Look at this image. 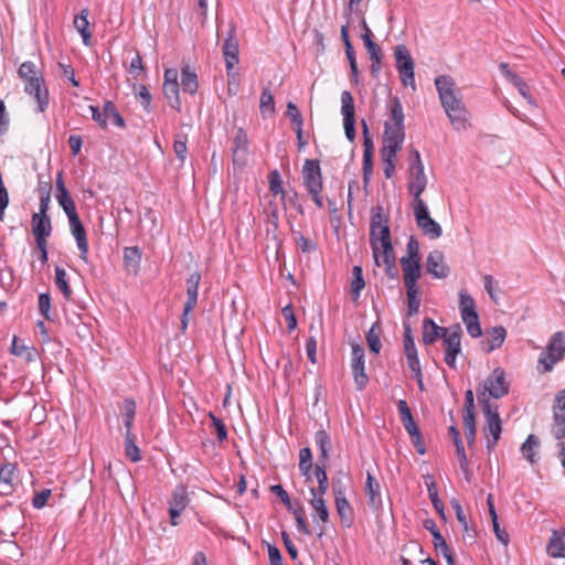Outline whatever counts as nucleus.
<instances>
[{
  "instance_id": "obj_1",
  "label": "nucleus",
  "mask_w": 565,
  "mask_h": 565,
  "mask_svg": "<svg viewBox=\"0 0 565 565\" xmlns=\"http://www.w3.org/2000/svg\"><path fill=\"white\" fill-rule=\"evenodd\" d=\"M440 104L456 130L468 127V111L462 103L460 90L456 87L454 78L449 75H439L435 78Z\"/></svg>"
},
{
  "instance_id": "obj_2",
  "label": "nucleus",
  "mask_w": 565,
  "mask_h": 565,
  "mask_svg": "<svg viewBox=\"0 0 565 565\" xmlns=\"http://www.w3.org/2000/svg\"><path fill=\"white\" fill-rule=\"evenodd\" d=\"M370 245L376 266H380L381 253L394 250L391 238L390 217L380 204L371 210Z\"/></svg>"
},
{
  "instance_id": "obj_3",
  "label": "nucleus",
  "mask_w": 565,
  "mask_h": 565,
  "mask_svg": "<svg viewBox=\"0 0 565 565\" xmlns=\"http://www.w3.org/2000/svg\"><path fill=\"white\" fill-rule=\"evenodd\" d=\"M18 75L24 82V92L35 98L36 111H45L49 106V89L38 66L31 61H25L20 65Z\"/></svg>"
},
{
  "instance_id": "obj_4",
  "label": "nucleus",
  "mask_w": 565,
  "mask_h": 565,
  "mask_svg": "<svg viewBox=\"0 0 565 565\" xmlns=\"http://www.w3.org/2000/svg\"><path fill=\"white\" fill-rule=\"evenodd\" d=\"M479 403L486 417L483 431L487 436V449L492 451L502 433V423L498 412V406L492 405L484 394H479Z\"/></svg>"
},
{
  "instance_id": "obj_5",
  "label": "nucleus",
  "mask_w": 565,
  "mask_h": 565,
  "mask_svg": "<svg viewBox=\"0 0 565 565\" xmlns=\"http://www.w3.org/2000/svg\"><path fill=\"white\" fill-rule=\"evenodd\" d=\"M303 185L308 191L311 200L318 209L323 207V190L322 173L318 160L307 159L302 167Z\"/></svg>"
},
{
  "instance_id": "obj_6",
  "label": "nucleus",
  "mask_w": 565,
  "mask_h": 565,
  "mask_svg": "<svg viewBox=\"0 0 565 565\" xmlns=\"http://www.w3.org/2000/svg\"><path fill=\"white\" fill-rule=\"evenodd\" d=\"M394 55L396 62V70L399 74L402 84L404 86H411L415 90V66L409 50L406 47V45L399 44L395 47Z\"/></svg>"
},
{
  "instance_id": "obj_7",
  "label": "nucleus",
  "mask_w": 565,
  "mask_h": 565,
  "mask_svg": "<svg viewBox=\"0 0 565 565\" xmlns=\"http://www.w3.org/2000/svg\"><path fill=\"white\" fill-rule=\"evenodd\" d=\"M413 207L417 226L422 230L423 234L431 239L439 238L443 234L441 226L430 217L425 201L413 203Z\"/></svg>"
},
{
  "instance_id": "obj_8",
  "label": "nucleus",
  "mask_w": 565,
  "mask_h": 565,
  "mask_svg": "<svg viewBox=\"0 0 565 565\" xmlns=\"http://www.w3.org/2000/svg\"><path fill=\"white\" fill-rule=\"evenodd\" d=\"M201 281V274L194 271L186 279V300L183 305V312L181 316V331L185 332L189 326V315L193 311L198 303L199 285Z\"/></svg>"
},
{
  "instance_id": "obj_9",
  "label": "nucleus",
  "mask_w": 565,
  "mask_h": 565,
  "mask_svg": "<svg viewBox=\"0 0 565 565\" xmlns=\"http://www.w3.org/2000/svg\"><path fill=\"white\" fill-rule=\"evenodd\" d=\"M509 393V384L505 381V372L501 367H495L483 383L484 398H501Z\"/></svg>"
},
{
  "instance_id": "obj_10",
  "label": "nucleus",
  "mask_w": 565,
  "mask_h": 565,
  "mask_svg": "<svg viewBox=\"0 0 565 565\" xmlns=\"http://www.w3.org/2000/svg\"><path fill=\"white\" fill-rule=\"evenodd\" d=\"M351 352V370L358 391H363L367 383L369 376L365 373L364 348L360 343H352Z\"/></svg>"
},
{
  "instance_id": "obj_11",
  "label": "nucleus",
  "mask_w": 565,
  "mask_h": 565,
  "mask_svg": "<svg viewBox=\"0 0 565 565\" xmlns=\"http://www.w3.org/2000/svg\"><path fill=\"white\" fill-rule=\"evenodd\" d=\"M222 52L225 61L227 77L234 75L235 65L239 62V44L236 30L232 28L224 40Z\"/></svg>"
},
{
  "instance_id": "obj_12",
  "label": "nucleus",
  "mask_w": 565,
  "mask_h": 565,
  "mask_svg": "<svg viewBox=\"0 0 565 565\" xmlns=\"http://www.w3.org/2000/svg\"><path fill=\"white\" fill-rule=\"evenodd\" d=\"M189 503L190 499L186 488L183 484L177 486L172 492L171 499L169 500V515L172 526H177L179 524V518Z\"/></svg>"
},
{
  "instance_id": "obj_13",
  "label": "nucleus",
  "mask_w": 565,
  "mask_h": 565,
  "mask_svg": "<svg viewBox=\"0 0 565 565\" xmlns=\"http://www.w3.org/2000/svg\"><path fill=\"white\" fill-rule=\"evenodd\" d=\"M388 108V120L384 125V129H390L391 132L405 135L404 126V111L403 105L398 97H392L387 103Z\"/></svg>"
},
{
  "instance_id": "obj_14",
  "label": "nucleus",
  "mask_w": 565,
  "mask_h": 565,
  "mask_svg": "<svg viewBox=\"0 0 565 565\" xmlns=\"http://www.w3.org/2000/svg\"><path fill=\"white\" fill-rule=\"evenodd\" d=\"M409 177L407 182V190L411 195H413V203L424 201L422 199V193L425 191L427 186V177L423 167L408 168Z\"/></svg>"
},
{
  "instance_id": "obj_15",
  "label": "nucleus",
  "mask_w": 565,
  "mask_h": 565,
  "mask_svg": "<svg viewBox=\"0 0 565 565\" xmlns=\"http://www.w3.org/2000/svg\"><path fill=\"white\" fill-rule=\"evenodd\" d=\"M68 223H70L71 233L74 236L77 247H78V250H79V258L83 262L87 263L89 245H88L85 227H84L79 216L70 218Z\"/></svg>"
},
{
  "instance_id": "obj_16",
  "label": "nucleus",
  "mask_w": 565,
  "mask_h": 565,
  "mask_svg": "<svg viewBox=\"0 0 565 565\" xmlns=\"http://www.w3.org/2000/svg\"><path fill=\"white\" fill-rule=\"evenodd\" d=\"M399 263L403 270L405 288H418L417 281L422 276L420 260L401 258Z\"/></svg>"
},
{
  "instance_id": "obj_17",
  "label": "nucleus",
  "mask_w": 565,
  "mask_h": 565,
  "mask_svg": "<svg viewBox=\"0 0 565 565\" xmlns=\"http://www.w3.org/2000/svg\"><path fill=\"white\" fill-rule=\"evenodd\" d=\"M426 271L434 278L441 279L449 275V267L444 262L443 252L435 249L430 252L426 259Z\"/></svg>"
},
{
  "instance_id": "obj_18",
  "label": "nucleus",
  "mask_w": 565,
  "mask_h": 565,
  "mask_svg": "<svg viewBox=\"0 0 565 565\" xmlns=\"http://www.w3.org/2000/svg\"><path fill=\"white\" fill-rule=\"evenodd\" d=\"M404 139L405 135L391 132L388 128L384 129L381 157L386 158L387 161L390 160V158H395L396 153L402 148Z\"/></svg>"
},
{
  "instance_id": "obj_19",
  "label": "nucleus",
  "mask_w": 565,
  "mask_h": 565,
  "mask_svg": "<svg viewBox=\"0 0 565 565\" xmlns=\"http://www.w3.org/2000/svg\"><path fill=\"white\" fill-rule=\"evenodd\" d=\"M450 329L439 327L430 318H425L423 321V342L425 345L435 343L438 339H444Z\"/></svg>"
},
{
  "instance_id": "obj_20",
  "label": "nucleus",
  "mask_w": 565,
  "mask_h": 565,
  "mask_svg": "<svg viewBox=\"0 0 565 565\" xmlns=\"http://www.w3.org/2000/svg\"><path fill=\"white\" fill-rule=\"evenodd\" d=\"M461 335L462 330L459 324H456L452 328H450L449 332L443 339L445 354L458 355L461 353Z\"/></svg>"
},
{
  "instance_id": "obj_21",
  "label": "nucleus",
  "mask_w": 565,
  "mask_h": 565,
  "mask_svg": "<svg viewBox=\"0 0 565 565\" xmlns=\"http://www.w3.org/2000/svg\"><path fill=\"white\" fill-rule=\"evenodd\" d=\"M32 232L36 243L46 242L51 235L52 223L50 216L32 215Z\"/></svg>"
},
{
  "instance_id": "obj_22",
  "label": "nucleus",
  "mask_w": 565,
  "mask_h": 565,
  "mask_svg": "<svg viewBox=\"0 0 565 565\" xmlns=\"http://www.w3.org/2000/svg\"><path fill=\"white\" fill-rule=\"evenodd\" d=\"M248 152V137L243 128L237 129L233 139V162L244 161Z\"/></svg>"
},
{
  "instance_id": "obj_23",
  "label": "nucleus",
  "mask_w": 565,
  "mask_h": 565,
  "mask_svg": "<svg viewBox=\"0 0 565 565\" xmlns=\"http://www.w3.org/2000/svg\"><path fill=\"white\" fill-rule=\"evenodd\" d=\"M546 553L554 558H565V533L553 531L546 545Z\"/></svg>"
},
{
  "instance_id": "obj_24",
  "label": "nucleus",
  "mask_w": 565,
  "mask_h": 565,
  "mask_svg": "<svg viewBox=\"0 0 565 565\" xmlns=\"http://www.w3.org/2000/svg\"><path fill=\"white\" fill-rule=\"evenodd\" d=\"M334 504L342 525L350 527L354 520V510L345 495L335 497Z\"/></svg>"
},
{
  "instance_id": "obj_25",
  "label": "nucleus",
  "mask_w": 565,
  "mask_h": 565,
  "mask_svg": "<svg viewBox=\"0 0 565 565\" xmlns=\"http://www.w3.org/2000/svg\"><path fill=\"white\" fill-rule=\"evenodd\" d=\"M380 488L381 487L379 481L371 475V472H367L365 482V493L369 497V505L374 510H379L382 507Z\"/></svg>"
},
{
  "instance_id": "obj_26",
  "label": "nucleus",
  "mask_w": 565,
  "mask_h": 565,
  "mask_svg": "<svg viewBox=\"0 0 565 565\" xmlns=\"http://www.w3.org/2000/svg\"><path fill=\"white\" fill-rule=\"evenodd\" d=\"M180 86L184 93L194 95L199 88L198 75L191 70L189 65L181 68V83Z\"/></svg>"
},
{
  "instance_id": "obj_27",
  "label": "nucleus",
  "mask_w": 565,
  "mask_h": 565,
  "mask_svg": "<svg viewBox=\"0 0 565 565\" xmlns=\"http://www.w3.org/2000/svg\"><path fill=\"white\" fill-rule=\"evenodd\" d=\"M141 249L138 246L124 248V262L128 273L136 275L140 267Z\"/></svg>"
},
{
  "instance_id": "obj_28",
  "label": "nucleus",
  "mask_w": 565,
  "mask_h": 565,
  "mask_svg": "<svg viewBox=\"0 0 565 565\" xmlns=\"http://www.w3.org/2000/svg\"><path fill=\"white\" fill-rule=\"evenodd\" d=\"M88 15L89 10L85 8L74 19V28L81 34L85 45H88L92 39V33L89 32Z\"/></svg>"
},
{
  "instance_id": "obj_29",
  "label": "nucleus",
  "mask_w": 565,
  "mask_h": 565,
  "mask_svg": "<svg viewBox=\"0 0 565 565\" xmlns=\"http://www.w3.org/2000/svg\"><path fill=\"white\" fill-rule=\"evenodd\" d=\"M17 472V465L12 462H3L0 465V483L9 487L8 491H2V495H9L13 492V478Z\"/></svg>"
},
{
  "instance_id": "obj_30",
  "label": "nucleus",
  "mask_w": 565,
  "mask_h": 565,
  "mask_svg": "<svg viewBox=\"0 0 565 565\" xmlns=\"http://www.w3.org/2000/svg\"><path fill=\"white\" fill-rule=\"evenodd\" d=\"M540 448V439L537 436L530 434L525 441L521 446V452L523 457L530 463H536L539 457L536 456L537 449Z\"/></svg>"
},
{
  "instance_id": "obj_31",
  "label": "nucleus",
  "mask_w": 565,
  "mask_h": 565,
  "mask_svg": "<svg viewBox=\"0 0 565 565\" xmlns=\"http://www.w3.org/2000/svg\"><path fill=\"white\" fill-rule=\"evenodd\" d=\"M316 444L320 450L317 462H327L331 450V439L324 429H319L315 435Z\"/></svg>"
},
{
  "instance_id": "obj_32",
  "label": "nucleus",
  "mask_w": 565,
  "mask_h": 565,
  "mask_svg": "<svg viewBox=\"0 0 565 565\" xmlns=\"http://www.w3.org/2000/svg\"><path fill=\"white\" fill-rule=\"evenodd\" d=\"M423 526L430 532L435 550L440 552H448V545L439 529L437 527L436 522L433 519H426L423 523Z\"/></svg>"
},
{
  "instance_id": "obj_33",
  "label": "nucleus",
  "mask_w": 565,
  "mask_h": 565,
  "mask_svg": "<svg viewBox=\"0 0 565 565\" xmlns=\"http://www.w3.org/2000/svg\"><path fill=\"white\" fill-rule=\"evenodd\" d=\"M136 402L131 398H126L120 406V414L122 417L126 431H131L134 419L136 416Z\"/></svg>"
},
{
  "instance_id": "obj_34",
  "label": "nucleus",
  "mask_w": 565,
  "mask_h": 565,
  "mask_svg": "<svg viewBox=\"0 0 565 565\" xmlns=\"http://www.w3.org/2000/svg\"><path fill=\"white\" fill-rule=\"evenodd\" d=\"M384 265L385 274L390 279L397 280L399 277V271L395 263L394 250L381 253L380 257V266Z\"/></svg>"
},
{
  "instance_id": "obj_35",
  "label": "nucleus",
  "mask_w": 565,
  "mask_h": 565,
  "mask_svg": "<svg viewBox=\"0 0 565 565\" xmlns=\"http://www.w3.org/2000/svg\"><path fill=\"white\" fill-rule=\"evenodd\" d=\"M459 308L462 320L478 315L473 298L463 290L459 292Z\"/></svg>"
},
{
  "instance_id": "obj_36",
  "label": "nucleus",
  "mask_w": 565,
  "mask_h": 565,
  "mask_svg": "<svg viewBox=\"0 0 565 565\" xmlns=\"http://www.w3.org/2000/svg\"><path fill=\"white\" fill-rule=\"evenodd\" d=\"M341 114L343 116V121L355 120L354 100L349 90H343L341 93Z\"/></svg>"
},
{
  "instance_id": "obj_37",
  "label": "nucleus",
  "mask_w": 565,
  "mask_h": 565,
  "mask_svg": "<svg viewBox=\"0 0 565 565\" xmlns=\"http://www.w3.org/2000/svg\"><path fill=\"white\" fill-rule=\"evenodd\" d=\"M55 286L63 294L65 300H71L73 291L67 281L66 270L60 266H55Z\"/></svg>"
},
{
  "instance_id": "obj_38",
  "label": "nucleus",
  "mask_w": 565,
  "mask_h": 565,
  "mask_svg": "<svg viewBox=\"0 0 565 565\" xmlns=\"http://www.w3.org/2000/svg\"><path fill=\"white\" fill-rule=\"evenodd\" d=\"M425 483L427 486L428 497L431 501L434 509L441 515H445V505L438 497L437 486L431 476L425 477Z\"/></svg>"
},
{
  "instance_id": "obj_39",
  "label": "nucleus",
  "mask_w": 565,
  "mask_h": 565,
  "mask_svg": "<svg viewBox=\"0 0 565 565\" xmlns=\"http://www.w3.org/2000/svg\"><path fill=\"white\" fill-rule=\"evenodd\" d=\"M125 455L132 461L138 462L141 460V452L136 444V435L132 431L125 434Z\"/></svg>"
},
{
  "instance_id": "obj_40",
  "label": "nucleus",
  "mask_w": 565,
  "mask_h": 565,
  "mask_svg": "<svg viewBox=\"0 0 565 565\" xmlns=\"http://www.w3.org/2000/svg\"><path fill=\"white\" fill-rule=\"evenodd\" d=\"M179 83H163V94L168 99L169 106L175 110H180L181 102L179 97Z\"/></svg>"
},
{
  "instance_id": "obj_41",
  "label": "nucleus",
  "mask_w": 565,
  "mask_h": 565,
  "mask_svg": "<svg viewBox=\"0 0 565 565\" xmlns=\"http://www.w3.org/2000/svg\"><path fill=\"white\" fill-rule=\"evenodd\" d=\"M269 191L274 195H280L284 207L286 209V192L282 188L281 177L278 170H273L268 174Z\"/></svg>"
},
{
  "instance_id": "obj_42",
  "label": "nucleus",
  "mask_w": 565,
  "mask_h": 565,
  "mask_svg": "<svg viewBox=\"0 0 565 565\" xmlns=\"http://www.w3.org/2000/svg\"><path fill=\"white\" fill-rule=\"evenodd\" d=\"M326 463L327 462H316L313 469V476L318 481V488H315L318 495H324L328 490V476L326 472Z\"/></svg>"
},
{
  "instance_id": "obj_43",
  "label": "nucleus",
  "mask_w": 565,
  "mask_h": 565,
  "mask_svg": "<svg viewBox=\"0 0 565 565\" xmlns=\"http://www.w3.org/2000/svg\"><path fill=\"white\" fill-rule=\"evenodd\" d=\"M310 493L312 495V498L310 500L311 507L317 511L319 519L323 523L328 522L329 521V511L326 505L323 495H318L315 488L310 489Z\"/></svg>"
},
{
  "instance_id": "obj_44",
  "label": "nucleus",
  "mask_w": 565,
  "mask_h": 565,
  "mask_svg": "<svg viewBox=\"0 0 565 565\" xmlns=\"http://www.w3.org/2000/svg\"><path fill=\"white\" fill-rule=\"evenodd\" d=\"M312 452L310 448L305 447L299 451V471L307 480L311 479Z\"/></svg>"
},
{
  "instance_id": "obj_45",
  "label": "nucleus",
  "mask_w": 565,
  "mask_h": 565,
  "mask_svg": "<svg viewBox=\"0 0 565 565\" xmlns=\"http://www.w3.org/2000/svg\"><path fill=\"white\" fill-rule=\"evenodd\" d=\"M380 333H381V327L380 322L376 321L373 323V326L370 328V330L366 332V342L371 350V352L377 354L381 351L382 344L380 340Z\"/></svg>"
},
{
  "instance_id": "obj_46",
  "label": "nucleus",
  "mask_w": 565,
  "mask_h": 565,
  "mask_svg": "<svg viewBox=\"0 0 565 565\" xmlns=\"http://www.w3.org/2000/svg\"><path fill=\"white\" fill-rule=\"evenodd\" d=\"M507 338V331L503 327H494L489 333L488 337V348L487 352H492L493 350L500 348Z\"/></svg>"
},
{
  "instance_id": "obj_47",
  "label": "nucleus",
  "mask_w": 565,
  "mask_h": 565,
  "mask_svg": "<svg viewBox=\"0 0 565 565\" xmlns=\"http://www.w3.org/2000/svg\"><path fill=\"white\" fill-rule=\"evenodd\" d=\"M56 200L63 209V211L65 212L68 220L78 216L75 202L70 195V192L56 193Z\"/></svg>"
},
{
  "instance_id": "obj_48",
  "label": "nucleus",
  "mask_w": 565,
  "mask_h": 565,
  "mask_svg": "<svg viewBox=\"0 0 565 565\" xmlns=\"http://www.w3.org/2000/svg\"><path fill=\"white\" fill-rule=\"evenodd\" d=\"M451 505H452V508H454V510H455V512H456V518H457L458 522L461 524V526H462V529H463L465 534H466L469 539L473 540V539H475V536H476V533H477V532H476V530H475V529H472V527H470V526H469L468 521H467V518H466V515H465V512H463V510H462L461 504L459 503V501H457V500H452V501H451Z\"/></svg>"
},
{
  "instance_id": "obj_49",
  "label": "nucleus",
  "mask_w": 565,
  "mask_h": 565,
  "mask_svg": "<svg viewBox=\"0 0 565 565\" xmlns=\"http://www.w3.org/2000/svg\"><path fill=\"white\" fill-rule=\"evenodd\" d=\"M104 115L106 120H110L113 125L120 128H124L126 126L122 116L119 114L116 106L110 100L104 103Z\"/></svg>"
},
{
  "instance_id": "obj_50",
  "label": "nucleus",
  "mask_w": 565,
  "mask_h": 565,
  "mask_svg": "<svg viewBox=\"0 0 565 565\" xmlns=\"http://www.w3.org/2000/svg\"><path fill=\"white\" fill-rule=\"evenodd\" d=\"M407 295V316H416L419 311L420 299L419 288H406Z\"/></svg>"
},
{
  "instance_id": "obj_51",
  "label": "nucleus",
  "mask_w": 565,
  "mask_h": 565,
  "mask_svg": "<svg viewBox=\"0 0 565 565\" xmlns=\"http://www.w3.org/2000/svg\"><path fill=\"white\" fill-rule=\"evenodd\" d=\"M352 276L351 292L354 298L358 299L360 297L361 290L365 286L362 267L354 266L352 269Z\"/></svg>"
},
{
  "instance_id": "obj_52",
  "label": "nucleus",
  "mask_w": 565,
  "mask_h": 565,
  "mask_svg": "<svg viewBox=\"0 0 565 565\" xmlns=\"http://www.w3.org/2000/svg\"><path fill=\"white\" fill-rule=\"evenodd\" d=\"M362 28L364 30V33L362 34V40L364 42V45L367 50L369 55H375V54L382 53L379 44L372 40V32H371L370 28L367 26V23L365 22V20L362 21Z\"/></svg>"
},
{
  "instance_id": "obj_53",
  "label": "nucleus",
  "mask_w": 565,
  "mask_h": 565,
  "mask_svg": "<svg viewBox=\"0 0 565 565\" xmlns=\"http://www.w3.org/2000/svg\"><path fill=\"white\" fill-rule=\"evenodd\" d=\"M554 425L552 434L555 439L561 440L565 438V413H559L557 409L553 414Z\"/></svg>"
},
{
  "instance_id": "obj_54",
  "label": "nucleus",
  "mask_w": 565,
  "mask_h": 565,
  "mask_svg": "<svg viewBox=\"0 0 565 565\" xmlns=\"http://www.w3.org/2000/svg\"><path fill=\"white\" fill-rule=\"evenodd\" d=\"M404 333H403V343H404V351L405 354L407 353H416L417 349L415 345L412 327L411 323L407 321L403 322Z\"/></svg>"
},
{
  "instance_id": "obj_55",
  "label": "nucleus",
  "mask_w": 565,
  "mask_h": 565,
  "mask_svg": "<svg viewBox=\"0 0 565 565\" xmlns=\"http://www.w3.org/2000/svg\"><path fill=\"white\" fill-rule=\"evenodd\" d=\"M259 108L263 114H265L266 111L270 114L275 113L274 95L268 88H264L260 94Z\"/></svg>"
},
{
  "instance_id": "obj_56",
  "label": "nucleus",
  "mask_w": 565,
  "mask_h": 565,
  "mask_svg": "<svg viewBox=\"0 0 565 565\" xmlns=\"http://www.w3.org/2000/svg\"><path fill=\"white\" fill-rule=\"evenodd\" d=\"M186 140H188L186 135L178 134L175 136L174 142H173L174 153H175L177 158L179 160H181L182 162L185 160L186 153H188Z\"/></svg>"
},
{
  "instance_id": "obj_57",
  "label": "nucleus",
  "mask_w": 565,
  "mask_h": 565,
  "mask_svg": "<svg viewBox=\"0 0 565 565\" xmlns=\"http://www.w3.org/2000/svg\"><path fill=\"white\" fill-rule=\"evenodd\" d=\"M463 427L466 430V438H467L468 445L473 444L475 438H476V415L475 414L463 415Z\"/></svg>"
},
{
  "instance_id": "obj_58",
  "label": "nucleus",
  "mask_w": 565,
  "mask_h": 565,
  "mask_svg": "<svg viewBox=\"0 0 565 565\" xmlns=\"http://www.w3.org/2000/svg\"><path fill=\"white\" fill-rule=\"evenodd\" d=\"M519 90L521 96L526 99V102L530 105L536 106L534 98L530 94L529 85L525 83V81L521 76H514L513 81L511 82Z\"/></svg>"
},
{
  "instance_id": "obj_59",
  "label": "nucleus",
  "mask_w": 565,
  "mask_h": 565,
  "mask_svg": "<svg viewBox=\"0 0 565 565\" xmlns=\"http://www.w3.org/2000/svg\"><path fill=\"white\" fill-rule=\"evenodd\" d=\"M362 125V135H363V157H373L374 143L372 137L370 136L369 126L365 119L361 120Z\"/></svg>"
},
{
  "instance_id": "obj_60",
  "label": "nucleus",
  "mask_w": 565,
  "mask_h": 565,
  "mask_svg": "<svg viewBox=\"0 0 565 565\" xmlns=\"http://www.w3.org/2000/svg\"><path fill=\"white\" fill-rule=\"evenodd\" d=\"M270 211L267 213V233L276 232L279 226V220H278V206L276 203L270 202L269 203Z\"/></svg>"
},
{
  "instance_id": "obj_61",
  "label": "nucleus",
  "mask_w": 565,
  "mask_h": 565,
  "mask_svg": "<svg viewBox=\"0 0 565 565\" xmlns=\"http://www.w3.org/2000/svg\"><path fill=\"white\" fill-rule=\"evenodd\" d=\"M550 349L557 350L558 358L563 359L565 355V332H556L551 341Z\"/></svg>"
},
{
  "instance_id": "obj_62",
  "label": "nucleus",
  "mask_w": 565,
  "mask_h": 565,
  "mask_svg": "<svg viewBox=\"0 0 565 565\" xmlns=\"http://www.w3.org/2000/svg\"><path fill=\"white\" fill-rule=\"evenodd\" d=\"M295 242L302 253H312L317 249L316 243L306 238L301 232H294Z\"/></svg>"
},
{
  "instance_id": "obj_63",
  "label": "nucleus",
  "mask_w": 565,
  "mask_h": 565,
  "mask_svg": "<svg viewBox=\"0 0 565 565\" xmlns=\"http://www.w3.org/2000/svg\"><path fill=\"white\" fill-rule=\"evenodd\" d=\"M467 327V332L471 338H479L482 334V330L479 322V316L467 317L462 320Z\"/></svg>"
},
{
  "instance_id": "obj_64",
  "label": "nucleus",
  "mask_w": 565,
  "mask_h": 565,
  "mask_svg": "<svg viewBox=\"0 0 565 565\" xmlns=\"http://www.w3.org/2000/svg\"><path fill=\"white\" fill-rule=\"evenodd\" d=\"M51 310V296L49 292H42L39 295V312L44 317V319L52 321V317L50 315Z\"/></svg>"
}]
</instances>
